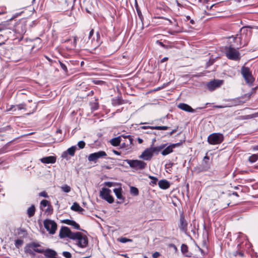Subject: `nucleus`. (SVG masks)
I'll list each match as a JSON object with an SVG mask.
<instances>
[{
	"label": "nucleus",
	"mask_w": 258,
	"mask_h": 258,
	"mask_svg": "<svg viewBox=\"0 0 258 258\" xmlns=\"http://www.w3.org/2000/svg\"><path fill=\"white\" fill-rule=\"evenodd\" d=\"M241 73L246 83L249 86H252L255 79L252 76L250 69L248 67H242L241 70Z\"/></svg>",
	"instance_id": "5"
},
{
	"label": "nucleus",
	"mask_w": 258,
	"mask_h": 258,
	"mask_svg": "<svg viewBox=\"0 0 258 258\" xmlns=\"http://www.w3.org/2000/svg\"><path fill=\"white\" fill-rule=\"evenodd\" d=\"M168 59V57H165L163 58L161 60L160 62H161V63H163V62H164V61H167Z\"/></svg>",
	"instance_id": "56"
},
{
	"label": "nucleus",
	"mask_w": 258,
	"mask_h": 258,
	"mask_svg": "<svg viewBox=\"0 0 258 258\" xmlns=\"http://www.w3.org/2000/svg\"><path fill=\"white\" fill-rule=\"evenodd\" d=\"M151 127H154V126H143L141 127V128L144 129V130L147 129V128L151 129Z\"/></svg>",
	"instance_id": "55"
},
{
	"label": "nucleus",
	"mask_w": 258,
	"mask_h": 258,
	"mask_svg": "<svg viewBox=\"0 0 258 258\" xmlns=\"http://www.w3.org/2000/svg\"><path fill=\"white\" fill-rule=\"evenodd\" d=\"M224 140V136L221 133H213L208 138V142L211 145L221 144Z\"/></svg>",
	"instance_id": "8"
},
{
	"label": "nucleus",
	"mask_w": 258,
	"mask_h": 258,
	"mask_svg": "<svg viewBox=\"0 0 258 258\" xmlns=\"http://www.w3.org/2000/svg\"><path fill=\"white\" fill-rule=\"evenodd\" d=\"M44 247L41 245L40 243L32 242L27 244L25 247V251L30 255H34V252H36L37 249H42Z\"/></svg>",
	"instance_id": "7"
},
{
	"label": "nucleus",
	"mask_w": 258,
	"mask_h": 258,
	"mask_svg": "<svg viewBox=\"0 0 258 258\" xmlns=\"http://www.w3.org/2000/svg\"><path fill=\"white\" fill-rule=\"evenodd\" d=\"M24 243L23 240L18 239L15 241V245L17 248H19Z\"/></svg>",
	"instance_id": "36"
},
{
	"label": "nucleus",
	"mask_w": 258,
	"mask_h": 258,
	"mask_svg": "<svg viewBox=\"0 0 258 258\" xmlns=\"http://www.w3.org/2000/svg\"><path fill=\"white\" fill-rule=\"evenodd\" d=\"M170 246L173 247L175 250L177 249L176 246L173 244H170Z\"/></svg>",
	"instance_id": "62"
},
{
	"label": "nucleus",
	"mask_w": 258,
	"mask_h": 258,
	"mask_svg": "<svg viewBox=\"0 0 258 258\" xmlns=\"http://www.w3.org/2000/svg\"><path fill=\"white\" fill-rule=\"evenodd\" d=\"M61 190L64 192H69L71 190V187L67 184H64L60 187Z\"/></svg>",
	"instance_id": "34"
},
{
	"label": "nucleus",
	"mask_w": 258,
	"mask_h": 258,
	"mask_svg": "<svg viewBox=\"0 0 258 258\" xmlns=\"http://www.w3.org/2000/svg\"><path fill=\"white\" fill-rule=\"evenodd\" d=\"M251 35V31L247 28H242L240 30V33L236 35L239 37L240 43L243 46H246L248 44Z\"/></svg>",
	"instance_id": "2"
},
{
	"label": "nucleus",
	"mask_w": 258,
	"mask_h": 258,
	"mask_svg": "<svg viewBox=\"0 0 258 258\" xmlns=\"http://www.w3.org/2000/svg\"><path fill=\"white\" fill-rule=\"evenodd\" d=\"M176 131V130H172L170 133H169V135H172L173 134H174V133H175Z\"/></svg>",
	"instance_id": "63"
},
{
	"label": "nucleus",
	"mask_w": 258,
	"mask_h": 258,
	"mask_svg": "<svg viewBox=\"0 0 258 258\" xmlns=\"http://www.w3.org/2000/svg\"><path fill=\"white\" fill-rule=\"evenodd\" d=\"M59 62L60 66L61 69L62 70H63L65 73H68V71L67 67L66 66V65L65 64H64L63 63H62L60 61H59Z\"/></svg>",
	"instance_id": "42"
},
{
	"label": "nucleus",
	"mask_w": 258,
	"mask_h": 258,
	"mask_svg": "<svg viewBox=\"0 0 258 258\" xmlns=\"http://www.w3.org/2000/svg\"><path fill=\"white\" fill-rule=\"evenodd\" d=\"M181 251L183 254L186 255V256H189L187 254L188 252V247L185 244H182L181 246Z\"/></svg>",
	"instance_id": "28"
},
{
	"label": "nucleus",
	"mask_w": 258,
	"mask_h": 258,
	"mask_svg": "<svg viewBox=\"0 0 258 258\" xmlns=\"http://www.w3.org/2000/svg\"><path fill=\"white\" fill-rule=\"evenodd\" d=\"M223 83V81L219 80H214V81L208 82L207 84V87L210 91H213L217 88L220 87Z\"/></svg>",
	"instance_id": "17"
},
{
	"label": "nucleus",
	"mask_w": 258,
	"mask_h": 258,
	"mask_svg": "<svg viewBox=\"0 0 258 258\" xmlns=\"http://www.w3.org/2000/svg\"><path fill=\"white\" fill-rule=\"evenodd\" d=\"M159 187L163 189H168L170 185V182L166 179H161L158 181Z\"/></svg>",
	"instance_id": "23"
},
{
	"label": "nucleus",
	"mask_w": 258,
	"mask_h": 258,
	"mask_svg": "<svg viewBox=\"0 0 258 258\" xmlns=\"http://www.w3.org/2000/svg\"><path fill=\"white\" fill-rule=\"evenodd\" d=\"M122 139L125 140L126 142H127V140L128 141V143L130 144H132L133 142V139L131 137L125 138L124 137H117L116 138H114V146H118L121 142L122 141Z\"/></svg>",
	"instance_id": "19"
},
{
	"label": "nucleus",
	"mask_w": 258,
	"mask_h": 258,
	"mask_svg": "<svg viewBox=\"0 0 258 258\" xmlns=\"http://www.w3.org/2000/svg\"><path fill=\"white\" fill-rule=\"evenodd\" d=\"M240 39L239 37L236 35L235 36H232L229 38V45L232 46L237 49L243 47L242 44L240 43Z\"/></svg>",
	"instance_id": "14"
},
{
	"label": "nucleus",
	"mask_w": 258,
	"mask_h": 258,
	"mask_svg": "<svg viewBox=\"0 0 258 258\" xmlns=\"http://www.w3.org/2000/svg\"><path fill=\"white\" fill-rule=\"evenodd\" d=\"M73 240H75L76 243L82 248L86 247L88 243L87 237L80 232H75V235Z\"/></svg>",
	"instance_id": "4"
},
{
	"label": "nucleus",
	"mask_w": 258,
	"mask_h": 258,
	"mask_svg": "<svg viewBox=\"0 0 258 258\" xmlns=\"http://www.w3.org/2000/svg\"><path fill=\"white\" fill-rule=\"evenodd\" d=\"M114 192L117 198L119 200V201H117V203H123L124 201V198L122 195V189L121 188H114Z\"/></svg>",
	"instance_id": "20"
},
{
	"label": "nucleus",
	"mask_w": 258,
	"mask_h": 258,
	"mask_svg": "<svg viewBox=\"0 0 258 258\" xmlns=\"http://www.w3.org/2000/svg\"><path fill=\"white\" fill-rule=\"evenodd\" d=\"M101 42L100 33L97 32L94 35V29H91L89 34L88 40L87 42L88 47L95 50L100 45Z\"/></svg>",
	"instance_id": "1"
},
{
	"label": "nucleus",
	"mask_w": 258,
	"mask_h": 258,
	"mask_svg": "<svg viewBox=\"0 0 258 258\" xmlns=\"http://www.w3.org/2000/svg\"><path fill=\"white\" fill-rule=\"evenodd\" d=\"M149 178L151 179V181L150 182V185L152 186L156 185L157 182L158 181V178L157 177L149 175Z\"/></svg>",
	"instance_id": "31"
},
{
	"label": "nucleus",
	"mask_w": 258,
	"mask_h": 258,
	"mask_svg": "<svg viewBox=\"0 0 258 258\" xmlns=\"http://www.w3.org/2000/svg\"><path fill=\"white\" fill-rule=\"evenodd\" d=\"M86 144L85 142L83 141H79L78 143V146L80 149H83L85 148Z\"/></svg>",
	"instance_id": "44"
},
{
	"label": "nucleus",
	"mask_w": 258,
	"mask_h": 258,
	"mask_svg": "<svg viewBox=\"0 0 258 258\" xmlns=\"http://www.w3.org/2000/svg\"><path fill=\"white\" fill-rule=\"evenodd\" d=\"M160 255L159 252L156 251L153 254L152 256L153 258H158Z\"/></svg>",
	"instance_id": "53"
},
{
	"label": "nucleus",
	"mask_w": 258,
	"mask_h": 258,
	"mask_svg": "<svg viewBox=\"0 0 258 258\" xmlns=\"http://www.w3.org/2000/svg\"><path fill=\"white\" fill-rule=\"evenodd\" d=\"M209 160V157L208 156H206L204 157V161H205V163L206 164V167H204V168L203 169H202V170L206 171L210 168V165L209 163H207V162L206 161V160Z\"/></svg>",
	"instance_id": "38"
},
{
	"label": "nucleus",
	"mask_w": 258,
	"mask_h": 258,
	"mask_svg": "<svg viewBox=\"0 0 258 258\" xmlns=\"http://www.w3.org/2000/svg\"><path fill=\"white\" fill-rule=\"evenodd\" d=\"M153 153L150 149L148 148L146 149L139 156V158L144 160L149 161L153 157Z\"/></svg>",
	"instance_id": "18"
},
{
	"label": "nucleus",
	"mask_w": 258,
	"mask_h": 258,
	"mask_svg": "<svg viewBox=\"0 0 258 258\" xmlns=\"http://www.w3.org/2000/svg\"><path fill=\"white\" fill-rule=\"evenodd\" d=\"M130 192L131 194L134 196H138L139 195V190L138 189L134 186H131L130 188Z\"/></svg>",
	"instance_id": "33"
},
{
	"label": "nucleus",
	"mask_w": 258,
	"mask_h": 258,
	"mask_svg": "<svg viewBox=\"0 0 258 258\" xmlns=\"http://www.w3.org/2000/svg\"><path fill=\"white\" fill-rule=\"evenodd\" d=\"M105 156H106L105 152L100 151L98 152L90 154L88 156V160L89 161H96L99 158L103 157Z\"/></svg>",
	"instance_id": "16"
},
{
	"label": "nucleus",
	"mask_w": 258,
	"mask_h": 258,
	"mask_svg": "<svg viewBox=\"0 0 258 258\" xmlns=\"http://www.w3.org/2000/svg\"><path fill=\"white\" fill-rule=\"evenodd\" d=\"M16 107H17V109L19 110H25V103H21V104H18V105H16Z\"/></svg>",
	"instance_id": "43"
},
{
	"label": "nucleus",
	"mask_w": 258,
	"mask_h": 258,
	"mask_svg": "<svg viewBox=\"0 0 258 258\" xmlns=\"http://www.w3.org/2000/svg\"><path fill=\"white\" fill-rule=\"evenodd\" d=\"M25 111L26 112V114L30 115L33 113L37 109V104L35 102H33L31 100L29 101V104H25Z\"/></svg>",
	"instance_id": "15"
},
{
	"label": "nucleus",
	"mask_w": 258,
	"mask_h": 258,
	"mask_svg": "<svg viewBox=\"0 0 258 258\" xmlns=\"http://www.w3.org/2000/svg\"><path fill=\"white\" fill-rule=\"evenodd\" d=\"M44 226L51 234H54L57 229L56 223L54 221L49 219L44 221Z\"/></svg>",
	"instance_id": "11"
},
{
	"label": "nucleus",
	"mask_w": 258,
	"mask_h": 258,
	"mask_svg": "<svg viewBox=\"0 0 258 258\" xmlns=\"http://www.w3.org/2000/svg\"><path fill=\"white\" fill-rule=\"evenodd\" d=\"M181 144H182V143L181 142V143H175V144H172L171 145L172 148L174 149L175 147L180 146Z\"/></svg>",
	"instance_id": "51"
},
{
	"label": "nucleus",
	"mask_w": 258,
	"mask_h": 258,
	"mask_svg": "<svg viewBox=\"0 0 258 258\" xmlns=\"http://www.w3.org/2000/svg\"><path fill=\"white\" fill-rule=\"evenodd\" d=\"M90 105H91L92 110H97L99 107V104H98V102H97V100L95 99V102H91Z\"/></svg>",
	"instance_id": "30"
},
{
	"label": "nucleus",
	"mask_w": 258,
	"mask_h": 258,
	"mask_svg": "<svg viewBox=\"0 0 258 258\" xmlns=\"http://www.w3.org/2000/svg\"><path fill=\"white\" fill-rule=\"evenodd\" d=\"M199 249H200L201 252L202 253V254H203V255H205V252H204V251L200 248H199Z\"/></svg>",
	"instance_id": "64"
},
{
	"label": "nucleus",
	"mask_w": 258,
	"mask_h": 258,
	"mask_svg": "<svg viewBox=\"0 0 258 258\" xmlns=\"http://www.w3.org/2000/svg\"><path fill=\"white\" fill-rule=\"evenodd\" d=\"M76 229L81 230L80 225L74 221L73 224L72 225Z\"/></svg>",
	"instance_id": "47"
},
{
	"label": "nucleus",
	"mask_w": 258,
	"mask_h": 258,
	"mask_svg": "<svg viewBox=\"0 0 258 258\" xmlns=\"http://www.w3.org/2000/svg\"><path fill=\"white\" fill-rule=\"evenodd\" d=\"M167 146V144H162L159 146L155 147H150L153 154L155 153L158 154L160 151L164 149Z\"/></svg>",
	"instance_id": "25"
},
{
	"label": "nucleus",
	"mask_w": 258,
	"mask_h": 258,
	"mask_svg": "<svg viewBox=\"0 0 258 258\" xmlns=\"http://www.w3.org/2000/svg\"><path fill=\"white\" fill-rule=\"evenodd\" d=\"M76 150V147L72 146V147L69 148L67 150V152L69 155H70L72 156H73L75 155Z\"/></svg>",
	"instance_id": "32"
},
{
	"label": "nucleus",
	"mask_w": 258,
	"mask_h": 258,
	"mask_svg": "<svg viewBox=\"0 0 258 258\" xmlns=\"http://www.w3.org/2000/svg\"><path fill=\"white\" fill-rule=\"evenodd\" d=\"M94 91L92 90L89 94H87V96L93 95H94Z\"/></svg>",
	"instance_id": "61"
},
{
	"label": "nucleus",
	"mask_w": 258,
	"mask_h": 258,
	"mask_svg": "<svg viewBox=\"0 0 258 258\" xmlns=\"http://www.w3.org/2000/svg\"><path fill=\"white\" fill-rule=\"evenodd\" d=\"M117 241L121 243H125L127 242H132L133 240L131 239H128L125 237H120L117 239Z\"/></svg>",
	"instance_id": "39"
},
{
	"label": "nucleus",
	"mask_w": 258,
	"mask_h": 258,
	"mask_svg": "<svg viewBox=\"0 0 258 258\" xmlns=\"http://www.w3.org/2000/svg\"><path fill=\"white\" fill-rule=\"evenodd\" d=\"M214 107L217 108H223L224 106H221V105H215V106H214Z\"/></svg>",
	"instance_id": "60"
},
{
	"label": "nucleus",
	"mask_w": 258,
	"mask_h": 258,
	"mask_svg": "<svg viewBox=\"0 0 258 258\" xmlns=\"http://www.w3.org/2000/svg\"><path fill=\"white\" fill-rule=\"evenodd\" d=\"M15 107H16L15 105H11L10 106V107H8V106L7 107V111L13 110V109Z\"/></svg>",
	"instance_id": "54"
},
{
	"label": "nucleus",
	"mask_w": 258,
	"mask_h": 258,
	"mask_svg": "<svg viewBox=\"0 0 258 258\" xmlns=\"http://www.w3.org/2000/svg\"><path fill=\"white\" fill-rule=\"evenodd\" d=\"M258 160V154H252L248 158V161L249 162L253 163L256 162Z\"/></svg>",
	"instance_id": "29"
},
{
	"label": "nucleus",
	"mask_w": 258,
	"mask_h": 258,
	"mask_svg": "<svg viewBox=\"0 0 258 258\" xmlns=\"http://www.w3.org/2000/svg\"><path fill=\"white\" fill-rule=\"evenodd\" d=\"M50 203L46 200H43L40 202V208L42 209L43 208L48 207V205H50Z\"/></svg>",
	"instance_id": "35"
},
{
	"label": "nucleus",
	"mask_w": 258,
	"mask_h": 258,
	"mask_svg": "<svg viewBox=\"0 0 258 258\" xmlns=\"http://www.w3.org/2000/svg\"><path fill=\"white\" fill-rule=\"evenodd\" d=\"M56 160V157L52 156L43 157L40 159L42 163L45 164L54 163Z\"/></svg>",
	"instance_id": "21"
},
{
	"label": "nucleus",
	"mask_w": 258,
	"mask_h": 258,
	"mask_svg": "<svg viewBox=\"0 0 258 258\" xmlns=\"http://www.w3.org/2000/svg\"><path fill=\"white\" fill-rule=\"evenodd\" d=\"M18 234L22 235L23 237H26L27 235V231L23 229H19L18 230Z\"/></svg>",
	"instance_id": "40"
},
{
	"label": "nucleus",
	"mask_w": 258,
	"mask_h": 258,
	"mask_svg": "<svg viewBox=\"0 0 258 258\" xmlns=\"http://www.w3.org/2000/svg\"><path fill=\"white\" fill-rule=\"evenodd\" d=\"M152 130H166L169 127L167 126H154V127H151Z\"/></svg>",
	"instance_id": "37"
},
{
	"label": "nucleus",
	"mask_w": 258,
	"mask_h": 258,
	"mask_svg": "<svg viewBox=\"0 0 258 258\" xmlns=\"http://www.w3.org/2000/svg\"><path fill=\"white\" fill-rule=\"evenodd\" d=\"M39 195L40 197H44V198H48V197L47 193L46 191H42V192H40L39 194Z\"/></svg>",
	"instance_id": "49"
},
{
	"label": "nucleus",
	"mask_w": 258,
	"mask_h": 258,
	"mask_svg": "<svg viewBox=\"0 0 258 258\" xmlns=\"http://www.w3.org/2000/svg\"><path fill=\"white\" fill-rule=\"evenodd\" d=\"M187 227L188 222L185 219L184 214L183 213H181L180 214L178 227L181 232L187 235Z\"/></svg>",
	"instance_id": "13"
},
{
	"label": "nucleus",
	"mask_w": 258,
	"mask_h": 258,
	"mask_svg": "<svg viewBox=\"0 0 258 258\" xmlns=\"http://www.w3.org/2000/svg\"><path fill=\"white\" fill-rule=\"evenodd\" d=\"M173 151V148H172L171 145L170 144L169 146H167L166 148H165L162 151L161 154L163 156H166L172 153Z\"/></svg>",
	"instance_id": "27"
},
{
	"label": "nucleus",
	"mask_w": 258,
	"mask_h": 258,
	"mask_svg": "<svg viewBox=\"0 0 258 258\" xmlns=\"http://www.w3.org/2000/svg\"><path fill=\"white\" fill-rule=\"evenodd\" d=\"M45 212L48 214H51L53 212V208L51 205H48L47 209L45 210Z\"/></svg>",
	"instance_id": "41"
},
{
	"label": "nucleus",
	"mask_w": 258,
	"mask_h": 258,
	"mask_svg": "<svg viewBox=\"0 0 258 258\" xmlns=\"http://www.w3.org/2000/svg\"><path fill=\"white\" fill-rule=\"evenodd\" d=\"M75 232H72L68 227H62L59 231V236L61 238L68 237L73 239Z\"/></svg>",
	"instance_id": "12"
},
{
	"label": "nucleus",
	"mask_w": 258,
	"mask_h": 258,
	"mask_svg": "<svg viewBox=\"0 0 258 258\" xmlns=\"http://www.w3.org/2000/svg\"><path fill=\"white\" fill-rule=\"evenodd\" d=\"M78 39V38L77 36H75L74 37V41H73V46L74 48H75L77 46Z\"/></svg>",
	"instance_id": "48"
},
{
	"label": "nucleus",
	"mask_w": 258,
	"mask_h": 258,
	"mask_svg": "<svg viewBox=\"0 0 258 258\" xmlns=\"http://www.w3.org/2000/svg\"><path fill=\"white\" fill-rule=\"evenodd\" d=\"M6 13V12L4 10H0V15H2L3 14H4Z\"/></svg>",
	"instance_id": "59"
},
{
	"label": "nucleus",
	"mask_w": 258,
	"mask_h": 258,
	"mask_svg": "<svg viewBox=\"0 0 258 258\" xmlns=\"http://www.w3.org/2000/svg\"><path fill=\"white\" fill-rule=\"evenodd\" d=\"M111 191L110 189L106 187L102 188L100 191V197L108 202L109 203H113V197L111 195Z\"/></svg>",
	"instance_id": "10"
},
{
	"label": "nucleus",
	"mask_w": 258,
	"mask_h": 258,
	"mask_svg": "<svg viewBox=\"0 0 258 258\" xmlns=\"http://www.w3.org/2000/svg\"><path fill=\"white\" fill-rule=\"evenodd\" d=\"M62 255L66 258H71L72 257V254L70 252H68V251L63 252Z\"/></svg>",
	"instance_id": "46"
},
{
	"label": "nucleus",
	"mask_w": 258,
	"mask_h": 258,
	"mask_svg": "<svg viewBox=\"0 0 258 258\" xmlns=\"http://www.w3.org/2000/svg\"><path fill=\"white\" fill-rule=\"evenodd\" d=\"M252 149L253 150L258 151V145L253 146Z\"/></svg>",
	"instance_id": "57"
},
{
	"label": "nucleus",
	"mask_w": 258,
	"mask_h": 258,
	"mask_svg": "<svg viewBox=\"0 0 258 258\" xmlns=\"http://www.w3.org/2000/svg\"><path fill=\"white\" fill-rule=\"evenodd\" d=\"M13 30L18 34H23L26 31V24L24 20H20L17 22L15 25Z\"/></svg>",
	"instance_id": "9"
},
{
	"label": "nucleus",
	"mask_w": 258,
	"mask_h": 258,
	"mask_svg": "<svg viewBox=\"0 0 258 258\" xmlns=\"http://www.w3.org/2000/svg\"><path fill=\"white\" fill-rule=\"evenodd\" d=\"M36 209L34 205H31L27 210V214L29 218L33 217L35 213Z\"/></svg>",
	"instance_id": "26"
},
{
	"label": "nucleus",
	"mask_w": 258,
	"mask_h": 258,
	"mask_svg": "<svg viewBox=\"0 0 258 258\" xmlns=\"http://www.w3.org/2000/svg\"><path fill=\"white\" fill-rule=\"evenodd\" d=\"M138 141L139 144H142L143 142V140L140 138H138Z\"/></svg>",
	"instance_id": "58"
},
{
	"label": "nucleus",
	"mask_w": 258,
	"mask_h": 258,
	"mask_svg": "<svg viewBox=\"0 0 258 258\" xmlns=\"http://www.w3.org/2000/svg\"><path fill=\"white\" fill-rule=\"evenodd\" d=\"M7 29V26L6 24H0V32Z\"/></svg>",
	"instance_id": "50"
},
{
	"label": "nucleus",
	"mask_w": 258,
	"mask_h": 258,
	"mask_svg": "<svg viewBox=\"0 0 258 258\" xmlns=\"http://www.w3.org/2000/svg\"><path fill=\"white\" fill-rule=\"evenodd\" d=\"M104 184L105 186H107L108 187H112L113 186V182H104Z\"/></svg>",
	"instance_id": "52"
},
{
	"label": "nucleus",
	"mask_w": 258,
	"mask_h": 258,
	"mask_svg": "<svg viewBox=\"0 0 258 258\" xmlns=\"http://www.w3.org/2000/svg\"><path fill=\"white\" fill-rule=\"evenodd\" d=\"M178 107L180 109L188 112H194L195 110L187 104L181 103L178 105Z\"/></svg>",
	"instance_id": "22"
},
{
	"label": "nucleus",
	"mask_w": 258,
	"mask_h": 258,
	"mask_svg": "<svg viewBox=\"0 0 258 258\" xmlns=\"http://www.w3.org/2000/svg\"><path fill=\"white\" fill-rule=\"evenodd\" d=\"M71 209L74 211L77 212L81 214H83V212L84 211V209L82 208L77 202L73 203V205L71 207Z\"/></svg>",
	"instance_id": "24"
},
{
	"label": "nucleus",
	"mask_w": 258,
	"mask_h": 258,
	"mask_svg": "<svg viewBox=\"0 0 258 258\" xmlns=\"http://www.w3.org/2000/svg\"><path fill=\"white\" fill-rule=\"evenodd\" d=\"M133 169L136 170H144L147 167V163L143 161L139 160H124Z\"/></svg>",
	"instance_id": "6"
},
{
	"label": "nucleus",
	"mask_w": 258,
	"mask_h": 258,
	"mask_svg": "<svg viewBox=\"0 0 258 258\" xmlns=\"http://www.w3.org/2000/svg\"><path fill=\"white\" fill-rule=\"evenodd\" d=\"M73 222H74L73 220H69V219H66V220H63L62 221V223H63L69 225H71V226L73 224Z\"/></svg>",
	"instance_id": "45"
},
{
	"label": "nucleus",
	"mask_w": 258,
	"mask_h": 258,
	"mask_svg": "<svg viewBox=\"0 0 258 258\" xmlns=\"http://www.w3.org/2000/svg\"><path fill=\"white\" fill-rule=\"evenodd\" d=\"M227 57L233 60H239L240 59V53L236 48L231 46H226L225 48Z\"/></svg>",
	"instance_id": "3"
}]
</instances>
